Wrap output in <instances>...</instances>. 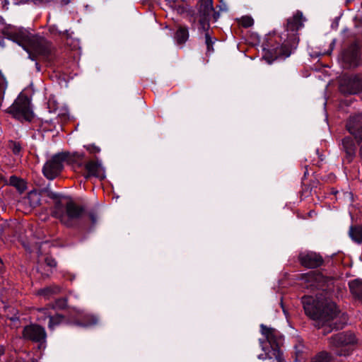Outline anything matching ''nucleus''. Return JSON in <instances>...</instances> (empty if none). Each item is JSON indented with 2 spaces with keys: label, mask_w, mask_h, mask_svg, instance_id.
Wrapping results in <instances>:
<instances>
[{
  "label": "nucleus",
  "mask_w": 362,
  "mask_h": 362,
  "mask_svg": "<svg viewBox=\"0 0 362 362\" xmlns=\"http://www.w3.org/2000/svg\"><path fill=\"white\" fill-rule=\"evenodd\" d=\"M308 285L306 287L311 290L317 289L320 291L315 297L305 296L302 298V303L305 314L316 322V326L325 327L324 334L333 329H341L343 324H338L337 318L339 315L335 303L327 297L325 292L332 280L323 276L320 273L310 272L306 276Z\"/></svg>",
  "instance_id": "obj_1"
},
{
  "label": "nucleus",
  "mask_w": 362,
  "mask_h": 362,
  "mask_svg": "<svg viewBox=\"0 0 362 362\" xmlns=\"http://www.w3.org/2000/svg\"><path fill=\"white\" fill-rule=\"evenodd\" d=\"M7 38L21 46L28 53L31 60L37 58L50 61L52 47L49 42L44 37L35 35L23 28L11 27L5 31Z\"/></svg>",
  "instance_id": "obj_2"
},
{
  "label": "nucleus",
  "mask_w": 362,
  "mask_h": 362,
  "mask_svg": "<svg viewBox=\"0 0 362 362\" xmlns=\"http://www.w3.org/2000/svg\"><path fill=\"white\" fill-rule=\"evenodd\" d=\"M305 18L303 16V13L297 11L292 17L287 19L286 25V30L287 33V39L281 45L271 49H264L263 58L271 64L273 61L278 58H286L291 54V50L296 49L299 37L297 36V31L303 26V21Z\"/></svg>",
  "instance_id": "obj_3"
},
{
  "label": "nucleus",
  "mask_w": 362,
  "mask_h": 362,
  "mask_svg": "<svg viewBox=\"0 0 362 362\" xmlns=\"http://www.w3.org/2000/svg\"><path fill=\"white\" fill-rule=\"evenodd\" d=\"M261 334L264 339H259V344L264 354L258 355L260 360L275 358L276 362H284L280 345L282 344L283 336L276 329L267 327L263 324L260 325Z\"/></svg>",
  "instance_id": "obj_4"
},
{
  "label": "nucleus",
  "mask_w": 362,
  "mask_h": 362,
  "mask_svg": "<svg viewBox=\"0 0 362 362\" xmlns=\"http://www.w3.org/2000/svg\"><path fill=\"white\" fill-rule=\"evenodd\" d=\"M52 197L56 199L52 214L65 226H72L83 215L84 209L68 198L57 199L56 194Z\"/></svg>",
  "instance_id": "obj_5"
},
{
  "label": "nucleus",
  "mask_w": 362,
  "mask_h": 362,
  "mask_svg": "<svg viewBox=\"0 0 362 362\" xmlns=\"http://www.w3.org/2000/svg\"><path fill=\"white\" fill-rule=\"evenodd\" d=\"M84 154L80 153H74L69 154L68 153H58L53 155L45 163L42 173L49 180H53L57 177L64 168V163H76L81 166L83 164Z\"/></svg>",
  "instance_id": "obj_6"
},
{
  "label": "nucleus",
  "mask_w": 362,
  "mask_h": 362,
  "mask_svg": "<svg viewBox=\"0 0 362 362\" xmlns=\"http://www.w3.org/2000/svg\"><path fill=\"white\" fill-rule=\"evenodd\" d=\"M331 346L336 349L339 356H349L353 351L352 346L357 342L356 337L352 333L341 332L332 336L330 339Z\"/></svg>",
  "instance_id": "obj_7"
},
{
  "label": "nucleus",
  "mask_w": 362,
  "mask_h": 362,
  "mask_svg": "<svg viewBox=\"0 0 362 362\" xmlns=\"http://www.w3.org/2000/svg\"><path fill=\"white\" fill-rule=\"evenodd\" d=\"M9 112L18 119L30 120L33 118V112L28 98L25 95H19L9 107Z\"/></svg>",
  "instance_id": "obj_8"
},
{
  "label": "nucleus",
  "mask_w": 362,
  "mask_h": 362,
  "mask_svg": "<svg viewBox=\"0 0 362 362\" xmlns=\"http://www.w3.org/2000/svg\"><path fill=\"white\" fill-rule=\"evenodd\" d=\"M339 90L344 95H355L362 92V78L360 76H344L339 85Z\"/></svg>",
  "instance_id": "obj_9"
},
{
  "label": "nucleus",
  "mask_w": 362,
  "mask_h": 362,
  "mask_svg": "<svg viewBox=\"0 0 362 362\" xmlns=\"http://www.w3.org/2000/svg\"><path fill=\"white\" fill-rule=\"evenodd\" d=\"M298 260L302 266L310 269L319 267L324 262L322 257L319 253L313 251L300 252Z\"/></svg>",
  "instance_id": "obj_10"
},
{
  "label": "nucleus",
  "mask_w": 362,
  "mask_h": 362,
  "mask_svg": "<svg viewBox=\"0 0 362 362\" xmlns=\"http://www.w3.org/2000/svg\"><path fill=\"white\" fill-rule=\"evenodd\" d=\"M23 334L25 339L41 344L45 342L47 337L45 329L37 325H30L25 327Z\"/></svg>",
  "instance_id": "obj_11"
},
{
  "label": "nucleus",
  "mask_w": 362,
  "mask_h": 362,
  "mask_svg": "<svg viewBox=\"0 0 362 362\" xmlns=\"http://www.w3.org/2000/svg\"><path fill=\"white\" fill-rule=\"evenodd\" d=\"M343 66L346 68L357 66L360 63L359 49L356 45H350L341 55Z\"/></svg>",
  "instance_id": "obj_12"
},
{
  "label": "nucleus",
  "mask_w": 362,
  "mask_h": 362,
  "mask_svg": "<svg viewBox=\"0 0 362 362\" xmlns=\"http://www.w3.org/2000/svg\"><path fill=\"white\" fill-rule=\"evenodd\" d=\"M346 127L356 139L362 141V113L350 117Z\"/></svg>",
  "instance_id": "obj_13"
},
{
  "label": "nucleus",
  "mask_w": 362,
  "mask_h": 362,
  "mask_svg": "<svg viewBox=\"0 0 362 362\" xmlns=\"http://www.w3.org/2000/svg\"><path fill=\"white\" fill-rule=\"evenodd\" d=\"M85 168L87 171L86 178L91 176L100 179L105 178V171L100 161L98 160L96 161L90 160L86 164Z\"/></svg>",
  "instance_id": "obj_14"
},
{
  "label": "nucleus",
  "mask_w": 362,
  "mask_h": 362,
  "mask_svg": "<svg viewBox=\"0 0 362 362\" xmlns=\"http://www.w3.org/2000/svg\"><path fill=\"white\" fill-rule=\"evenodd\" d=\"M40 317L49 318L48 327L50 329H54V327L59 325L63 320L64 317L61 315H52V313L47 308H42L39 310Z\"/></svg>",
  "instance_id": "obj_15"
},
{
  "label": "nucleus",
  "mask_w": 362,
  "mask_h": 362,
  "mask_svg": "<svg viewBox=\"0 0 362 362\" xmlns=\"http://www.w3.org/2000/svg\"><path fill=\"white\" fill-rule=\"evenodd\" d=\"M214 12L212 0H200L199 13L202 18H210V16Z\"/></svg>",
  "instance_id": "obj_16"
},
{
  "label": "nucleus",
  "mask_w": 362,
  "mask_h": 362,
  "mask_svg": "<svg viewBox=\"0 0 362 362\" xmlns=\"http://www.w3.org/2000/svg\"><path fill=\"white\" fill-rule=\"evenodd\" d=\"M81 315V322H77L76 324L82 327H90L98 324V317L91 313H84L83 311L79 313Z\"/></svg>",
  "instance_id": "obj_17"
},
{
  "label": "nucleus",
  "mask_w": 362,
  "mask_h": 362,
  "mask_svg": "<svg viewBox=\"0 0 362 362\" xmlns=\"http://www.w3.org/2000/svg\"><path fill=\"white\" fill-rule=\"evenodd\" d=\"M342 145L346 153V158L349 162H351L353 158L354 157L356 153L354 143L351 138L346 137L342 140Z\"/></svg>",
  "instance_id": "obj_18"
},
{
  "label": "nucleus",
  "mask_w": 362,
  "mask_h": 362,
  "mask_svg": "<svg viewBox=\"0 0 362 362\" xmlns=\"http://www.w3.org/2000/svg\"><path fill=\"white\" fill-rule=\"evenodd\" d=\"M189 32L186 27H179L175 35V40L178 45H182L188 40Z\"/></svg>",
  "instance_id": "obj_19"
},
{
  "label": "nucleus",
  "mask_w": 362,
  "mask_h": 362,
  "mask_svg": "<svg viewBox=\"0 0 362 362\" xmlns=\"http://www.w3.org/2000/svg\"><path fill=\"white\" fill-rule=\"evenodd\" d=\"M349 237L357 243L362 242V226H351L349 231Z\"/></svg>",
  "instance_id": "obj_20"
},
{
  "label": "nucleus",
  "mask_w": 362,
  "mask_h": 362,
  "mask_svg": "<svg viewBox=\"0 0 362 362\" xmlns=\"http://www.w3.org/2000/svg\"><path fill=\"white\" fill-rule=\"evenodd\" d=\"M349 288L351 293L356 298L362 300V281L359 280H354L349 283Z\"/></svg>",
  "instance_id": "obj_21"
},
{
  "label": "nucleus",
  "mask_w": 362,
  "mask_h": 362,
  "mask_svg": "<svg viewBox=\"0 0 362 362\" xmlns=\"http://www.w3.org/2000/svg\"><path fill=\"white\" fill-rule=\"evenodd\" d=\"M61 288L58 286H52L45 288L41 289L38 291V294L43 296L46 298H49L52 294H56L59 293Z\"/></svg>",
  "instance_id": "obj_22"
},
{
  "label": "nucleus",
  "mask_w": 362,
  "mask_h": 362,
  "mask_svg": "<svg viewBox=\"0 0 362 362\" xmlns=\"http://www.w3.org/2000/svg\"><path fill=\"white\" fill-rule=\"evenodd\" d=\"M9 184L15 187L20 192H22L25 189V185L23 180L19 179L16 176H11L9 179Z\"/></svg>",
  "instance_id": "obj_23"
},
{
  "label": "nucleus",
  "mask_w": 362,
  "mask_h": 362,
  "mask_svg": "<svg viewBox=\"0 0 362 362\" xmlns=\"http://www.w3.org/2000/svg\"><path fill=\"white\" fill-rule=\"evenodd\" d=\"M209 20L210 18H208L200 17L199 21L198 30L200 34H204V36L206 35V33H209Z\"/></svg>",
  "instance_id": "obj_24"
},
{
  "label": "nucleus",
  "mask_w": 362,
  "mask_h": 362,
  "mask_svg": "<svg viewBox=\"0 0 362 362\" xmlns=\"http://www.w3.org/2000/svg\"><path fill=\"white\" fill-rule=\"evenodd\" d=\"M204 39H205V45L206 46V53L211 54L214 52L213 45L215 43L216 39V37H212L211 36L210 33H206Z\"/></svg>",
  "instance_id": "obj_25"
},
{
  "label": "nucleus",
  "mask_w": 362,
  "mask_h": 362,
  "mask_svg": "<svg viewBox=\"0 0 362 362\" xmlns=\"http://www.w3.org/2000/svg\"><path fill=\"white\" fill-rule=\"evenodd\" d=\"M28 199L32 207H36L40 203V194L35 191H32L28 194Z\"/></svg>",
  "instance_id": "obj_26"
},
{
  "label": "nucleus",
  "mask_w": 362,
  "mask_h": 362,
  "mask_svg": "<svg viewBox=\"0 0 362 362\" xmlns=\"http://www.w3.org/2000/svg\"><path fill=\"white\" fill-rule=\"evenodd\" d=\"M312 362H333L332 356L326 352L322 351L313 358Z\"/></svg>",
  "instance_id": "obj_27"
},
{
  "label": "nucleus",
  "mask_w": 362,
  "mask_h": 362,
  "mask_svg": "<svg viewBox=\"0 0 362 362\" xmlns=\"http://www.w3.org/2000/svg\"><path fill=\"white\" fill-rule=\"evenodd\" d=\"M240 25L244 28H250L254 24V20L250 16H243L240 21Z\"/></svg>",
  "instance_id": "obj_28"
},
{
  "label": "nucleus",
  "mask_w": 362,
  "mask_h": 362,
  "mask_svg": "<svg viewBox=\"0 0 362 362\" xmlns=\"http://www.w3.org/2000/svg\"><path fill=\"white\" fill-rule=\"evenodd\" d=\"M85 148L89 153H90L92 154H95V153H98L100 152V147L97 146L96 145H95L93 144L86 145V146H85Z\"/></svg>",
  "instance_id": "obj_29"
},
{
  "label": "nucleus",
  "mask_w": 362,
  "mask_h": 362,
  "mask_svg": "<svg viewBox=\"0 0 362 362\" xmlns=\"http://www.w3.org/2000/svg\"><path fill=\"white\" fill-rule=\"evenodd\" d=\"M67 305V301L66 298H60L56 300L55 308L59 309L65 308Z\"/></svg>",
  "instance_id": "obj_30"
},
{
  "label": "nucleus",
  "mask_w": 362,
  "mask_h": 362,
  "mask_svg": "<svg viewBox=\"0 0 362 362\" xmlns=\"http://www.w3.org/2000/svg\"><path fill=\"white\" fill-rule=\"evenodd\" d=\"M10 148L12 149L14 154H18L21 150V145L16 142H12L10 144Z\"/></svg>",
  "instance_id": "obj_31"
},
{
  "label": "nucleus",
  "mask_w": 362,
  "mask_h": 362,
  "mask_svg": "<svg viewBox=\"0 0 362 362\" xmlns=\"http://www.w3.org/2000/svg\"><path fill=\"white\" fill-rule=\"evenodd\" d=\"M88 217L90 219L92 223H95L98 221V213L95 210H91L88 212Z\"/></svg>",
  "instance_id": "obj_32"
},
{
  "label": "nucleus",
  "mask_w": 362,
  "mask_h": 362,
  "mask_svg": "<svg viewBox=\"0 0 362 362\" xmlns=\"http://www.w3.org/2000/svg\"><path fill=\"white\" fill-rule=\"evenodd\" d=\"M45 264L50 267H55L56 265H57V262L55 261L54 259H53L52 257H47L45 259Z\"/></svg>",
  "instance_id": "obj_33"
},
{
  "label": "nucleus",
  "mask_w": 362,
  "mask_h": 362,
  "mask_svg": "<svg viewBox=\"0 0 362 362\" xmlns=\"http://www.w3.org/2000/svg\"><path fill=\"white\" fill-rule=\"evenodd\" d=\"M49 30L52 33H59V34H61V32L58 30L57 28L56 25H50L49 26Z\"/></svg>",
  "instance_id": "obj_34"
},
{
  "label": "nucleus",
  "mask_w": 362,
  "mask_h": 362,
  "mask_svg": "<svg viewBox=\"0 0 362 362\" xmlns=\"http://www.w3.org/2000/svg\"><path fill=\"white\" fill-rule=\"evenodd\" d=\"M35 66H36L37 71H40V66H39L38 63L35 64Z\"/></svg>",
  "instance_id": "obj_35"
},
{
  "label": "nucleus",
  "mask_w": 362,
  "mask_h": 362,
  "mask_svg": "<svg viewBox=\"0 0 362 362\" xmlns=\"http://www.w3.org/2000/svg\"><path fill=\"white\" fill-rule=\"evenodd\" d=\"M359 154H360L361 157L362 158V146L360 148Z\"/></svg>",
  "instance_id": "obj_36"
},
{
  "label": "nucleus",
  "mask_w": 362,
  "mask_h": 362,
  "mask_svg": "<svg viewBox=\"0 0 362 362\" xmlns=\"http://www.w3.org/2000/svg\"><path fill=\"white\" fill-rule=\"evenodd\" d=\"M307 173H308V170H306L305 171V173H304V175L305 176V175H307Z\"/></svg>",
  "instance_id": "obj_37"
},
{
  "label": "nucleus",
  "mask_w": 362,
  "mask_h": 362,
  "mask_svg": "<svg viewBox=\"0 0 362 362\" xmlns=\"http://www.w3.org/2000/svg\"><path fill=\"white\" fill-rule=\"evenodd\" d=\"M3 1H4V2H5V4H7V3H8V2H7V0H3Z\"/></svg>",
  "instance_id": "obj_38"
}]
</instances>
